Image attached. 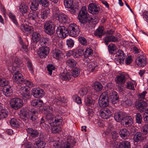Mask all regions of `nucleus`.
<instances>
[{
    "mask_svg": "<svg viewBox=\"0 0 148 148\" xmlns=\"http://www.w3.org/2000/svg\"><path fill=\"white\" fill-rule=\"evenodd\" d=\"M78 18L81 24L88 25L91 20L92 18L89 17L87 12L86 7L83 6L79 12Z\"/></svg>",
    "mask_w": 148,
    "mask_h": 148,
    "instance_id": "obj_1",
    "label": "nucleus"
},
{
    "mask_svg": "<svg viewBox=\"0 0 148 148\" xmlns=\"http://www.w3.org/2000/svg\"><path fill=\"white\" fill-rule=\"evenodd\" d=\"M62 117L58 116H54L48 120L49 123L51 126V131L54 133H58L61 131V128L58 126L55 125V124L58 123V124L60 125L62 122Z\"/></svg>",
    "mask_w": 148,
    "mask_h": 148,
    "instance_id": "obj_2",
    "label": "nucleus"
},
{
    "mask_svg": "<svg viewBox=\"0 0 148 148\" xmlns=\"http://www.w3.org/2000/svg\"><path fill=\"white\" fill-rule=\"evenodd\" d=\"M85 105L88 106L87 116L90 118V117H92L93 115L95 107V101L92 99L91 96H88L85 100Z\"/></svg>",
    "mask_w": 148,
    "mask_h": 148,
    "instance_id": "obj_3",
    "label": "nucleus"
},
{
    "mask_svg": "<svg viewBox=\"0 0 148 148\" xmlns=\"http://www.w3.org/2000/svg\"><path fill=\"white\" fill-rule=\"evenodd\" d=\"M67 29L68 35L72 37H76L79 34V27L75 23L69 24Z\"/></svg>",
    "mask_w": 148,
    "mask_h": 148,
    "instance_id": "obj_4",
    "label": "nucleus"
},
{
    "mask_svg": "<svg viewBox=\"0 0 148 148\" xmlns=\"http://www.w3.org/2000/svg\"><path fill=\"white\" fill-rule=\"evenodd\" d=\"M44 29L46 33L50 35H53L55 32V25L51 21H47L45 23Z\"/></svg>",
    "mask_w": 148,
    "mask_h": 148,
    "instance_id": "obj_5",
    "label": "nucleus"
},
{
    "mask_svg": "<svg viewBox=\"0 0 148 148\" xmlns=\"http://www.w3.org/2000/svg\"><path fill=\"white\" fill-rule=\"evenodd\" d=\"M114 32L111 30H108L106 36L104 38L103 40L105 44L108 45V42H117L118 41V38L112 35Z\"/></svg>",
    "mask_w": 148,
    "mask_h": 148,
    "instance_id": "obj_6",
    "label": "nucleus"
},
{
    "mask_svg": "<svg viewBox=\"0 0 148 148\" xmlns=\"http://www.w3.org/2000/svg\"><path fill=\"white\" fill-rule=\"evenodd\" d=\"M11 107L16 110L20 108L23 105L22 100L18 98H15L11 99L10 102Z\"/></svg>",
    "mask_w": 148,
    "mask_h": 148,
    "instance_id": "obj_7",
    "label": "nucleus"
},
{
    "mask_svg": "<svg viewBox=\"0 0 148 148\" xmlns=\"http://www.w3.org/2000/svg\"><path fill=\"white\" fill-rule=\"evenodd\" d=\"M58 36L60 38H64L68 36L67 29L64 26H59L56 30Z\"/></svg>",
    "mask_w": 148,
    "mask_h": 148,
    "instance_id": "obj_8",
    "label": "nucleus"
},
{
    "mask_svg": "<svg viewBox=\"0 0 148 148\" xmlns=\"http://www.w3.org/2000/svg\"><path fill=\"white\" fill-rule=\"evenodd\" d=\"M110 109L111 108L109 107L108 108H106L103 110H100L99 112L100 116L104 119H107L109 118L112 114Z\"/></svg>",
    "mask_w": 148,
    "mask_h": 148,
    "instance_id": "obj_9",
    "label": "nucleus"
},
{
    "mask_svg": "<svg viewBox=\"0 0 148 148\" xmlns=\"http://www.w3.org/2000/svg\"><path fill=\"white\" fill-rule=\"evenodd\" d=\"M20 92L22 98L24 100H27L30 99V92L26 86L21 87L20 88Z\"/></svg>",
    "mask_w": 148,
    "mask_h": 148,
    "instance_id": "obj_10",
    "label": "nucleus"
},
{
    "mask_svg": "<svg viewBox=\"0 0 148 148\" xmlns=\"http://www.w3.org/2000/svg\"><path fill=\"white\" fill-rule=\"evenodd\" d=\"M136 63L139 67H142L145 65L147 61L145 56L144 54H139L136 60Z\"/></svg>",
    "mask_w": 148,
    "mask_h": 148,
    "instance_id": "obj_11",
    "label": "nucleus"
},
{
    "mask_svg": "<svg viewBox=\"0 0 148 148\" xmlns=\"http://www.w3.org/2000/svg\"><path fill=\"white\" fill-rule=\"evenodd\" d=\"M89 12L93 14H97L99 12L100 9L98 5L94 3H90L88 7Z\"/></svg>",
    "mask_w": 148,
    "mask_h": 148,
    "instance_id": "obj_12",
    "label": "nucleus"
},
{
    "mask_svg": "<svg viewBox=\"0 0 148 148\" xmlns=\"http://www.w3.org/2000/svg\"><path fill=\"white\" fill-rule=\"evenodd\" d=\"M147 106V103L142 100H137L135 104V106L137 109L140 111H143Z\"/></svg>",
    "mask_w": 148,
    "mask_h": 148,
    "instance_id": "obj_13",
    "label": "nucleus"
},
{
    "mask_svg": "<svg viewBox=\"0 0 148 148\" xmlns=\"http://www.w3.org/2000/svg\"><path fill=\"white\" fill-rule=\"evenodd\" d=\"M32 92V95L36 98L41 97L45 95L43 90L39 88H33Z\"/></svg>",
    "mask_w": 148,
    "mask_h": 148,
    "instance_id": "obj_14",
    "label": "nucleus"
},
{
    "mask_svg": "<svg viewBox=\"0 0 148 148\" xmlns=\"http://www.w3.org/2000/svg\"><path fill=\"white\" fill-rule=\"evenodd\" d=\"M73 0H64V5L65 7L68 8H71L70 11L72 13H75L76 11L78 10V8L75 7L73 5Z\"/></svg>",
    "mask_w": 148,
    "mask_h": 148,
    "instance_id": "obj_15",
    "label": "nucleus"
},
{
    "mask_svg": "<svg viewBox=\"0 0 148 148\" xmlns=\"http://www.w3.org/2000/svg\"><path fill=\"white\" fill-rule=\"evenodd\" d=\"M13 78L14 82L17 84L23 83L24 80L23 76L19 71H17L15 72Z\"/></svg>",
    "mask_w": 148,
    "mask_h": 148,
    "instance_id": "obj_16",
    "label": "nucleus"
},
{
    "mask_svg": "<svg viewBox=\"0 0 148 148\" xmlns=\"http://www.w3.org/2000/svg\"><path fill=\"white\" fill-rule=\"evenodd\" d=\"M110 100L111 103L114 104L118 102L119 101V96L116 92L113 91L110 93Z\"/></svg>",
    "mask_w": 148,
    "mask_h": 148,
    "instance_id": "obj_17",
    "label": "nucleus"
},
{
    "mask_svg": "<svg viewBox=\"0 0 148 148\" xmlns=\"http://www.w3.org/2000/svg\"><path fill=\"white\" fill-rule=\"evenodd\" d=\"M49 52V48L47 47H42L40 48L38 54L41 58H43L46 57Z\"/></svg>",
    "mask_w": 148,
    "mask_h": 148,
    "instance_id": "obj_18",
    "label": "nucleus"
},
{
    "mask_svg": "<svg viewBox=\"0 0 148 148\" xmlns=\"http://www.w3.org/2000/svg\"><path fill=\"white\" fill-rule=\"evenodd\" d=\"M38 13L35 11H32L28 14L29 19L33 22H36L39 21Z\"/></svg>",
    "mask_w": 148,
    "mask_h": 148,
    "instance_id": "obj_19",
    "label": "nucleus"
},
{
    "mask_svg": "<svg viewBox=\"0 0 148 148\" xmlns=\"http://www.w3.org/2000/svg\"><path fill=\"white\" fill-rule=\"evenodd\" d=\"M115 57H117L116 62H119V63H122L125 58V55L123 51L121 50H119L117 52L115 56Z\"/></svg>",
    "mask_w": 148,
    "mask_h": 148,
    "instance_id": "obj_20",
    "label": "nucleus"
},
{
    "mask_svg": "<svg viewBox=\"0 0 148 148\" xmlns=\"http://www.w3.org/2000/svg\"><path fill=\"white\" fill-rule=\"evenodd\" d=\"M115 80L116 84L119 85H123L126 81L125 75L123 74L117 75Z\"/></svg>",
    "mask_w": 148,
    "mask_h": 148,
    "instance_id": "obj_21",
    "label": "nucleus"
},
{
    "mask_svg": "<svg viewBox=\"0 0 148 148\" xmlns=\"http://www.w3.org/2000/svg\"><path fill=\"white\" fill-rule=\"evenodd\" d=\"M8 114V112L5 109L4 106L0 103V118L1 119L6 118Z\"/></svg>",
    "mask_w": 148,
    "mask_h": 148,
    "instance_id": "obj_22",
    "label": "nucleus"
},
{
    "mask_svg": "<svg viewBox=\"0 0 148 148\" xmlns=\"http://www.w3.org/2000/svg\"><path fill=\"white\" fill-rule=\"evenodd\" d=\"M28 119L32 120L33 122L37 121L38 119V112L34 110L30 111L28 113Z\"/></svg>",
    "mask_w": 148,
    "mask_h": 148,
    "instance_id": "obj_23",
    "label": "nucleus"
},
{
    "mask_svg": "<svg viewBox=\"0 0 148 148\" xmlns=\"http://www.w3.org/2000/svg\"><path fill=\"white\" fill-rule=\"evenodd\" d=\"M26 130L29 136L33 138H36L39 135L38 131L32 128H28Z\"/></svg>",
    "mask_w": 148,
    "mask_h": 148,
    "instance_id": "obj_24",
    "label": "nucleus"
},
{
    "mask_svg": "<svg viewBox=\"0 0 148 148\" xmlns=\"http://www.w3.org/2000/svg\"><path fill=\"white\" fill-rule=\"evenodd\" d=\"M125 116V114L122 111L115 113L114 115L115 120L117 122H121L124 119Z\"/></svg>",
    "mask_w": 148,
    "mask_h": 148,
    "instance_id": "obj_25",
    "label": "nucleus"
},
{
    "mask_svg": "<svg viewBox=\"0 0 148 148\" xmlns=\"http://www.w3.org/2000/svg\"><path fill=\"white\" fill-rule=\"evenodd\" d=\"M50 10L49 9L47 8L43 10L40 14V18L41 21H44L47 19L50 14Z\"/></svg>",
    "mask_w": 148,
    "mask_h": 148,
    "instance_id": "obj_26",
    "label": "nucleus"
},
{
    "mask_svg": "<svg viewBox=\"0 0 148 148\" xmlns=\"http://www.w3.org/2000/svg\"><path fill=\"white\" fill-rule=\"evenodd\" d=\"M46 145L45 143L40 139H36L34 143L35 148H43Z\"/></svg>",
    "mask_w": 148,
    "mask_h": 148,
    "instance_id": "obj_27",
    "label": "nucleus"
},
{
    "mask_svg": "<svg viewBox=\"0 0 148 148\" xmlns=\"http://www.w3.org/2000/svg\"><path fill=\"white\" fill-rule=\"evenodd\" d=\"M87 70L90 72H95L97 69V66L94 62H90L87 64Z\"/></svg>",
    "mask_w": 148,
    "mask_h": 148,
    "instance_id": "obj_28",
    "label": "nucleus"
},
{
    "mask_svg": "<svg viewBox=\"0 0 148 148\" xmlns=\"http://www.w3.org/2000/svg\"><path fill=\"white\" fill-rule=\"evenodd\" d=\"M123 123H125V126L128 127L131 126L133 123V120L130 116H126L124 117L123 120Z\"/></svg>",
    "mask_w": 148,
    "mask_h": 148,
    "instance_id": "obj_29",
    "label": "nucleus"
},
{
    "mask_svg": "<svg viewBox=\"0 0 148 148\" xmlns=\"http://www.w3.org/2000/svg\"><path fill=\"white\" fill-rule=\"evenodd\" d=\"M52 56L57 60H60L61 58L62 51L58 49H55L53 51Z\"/></svg>",
    "mask_w": 148,
    "mask_h": 148,
    "instance_id": "obj_30",
    "label": "nucleus"
},
{
    "mask_svg": "<svg viewBox=\"0 0 148 148\" xmlns=\"http://www.w3.org/2000/svg\"><path fill=\"white\" fill-rule=\"evenodd\" d=\"M129 131L125 128H123L119 131V134L121 137L123 139H126L129 137Z\"/></svg>",
    "mask_w": 148,
    "mask_h": 148,
    "instance_id": "obj_31",
    "label": "nucleus"
},
{
    "mask_svg": "<svg viewBox=\"0 0 148 148\" xmlns=\"http://www.w3.org/2000/svg\"><path fill=\"white\" fill-rule=\"evenodd\" d=\"M72 76L71 73L66 71L61 74L60 78L62 80H68L71 78Z\"/></svg>",
    "mask_w": 148,
    "mask_h": 148,
    "instance_id": "obj_32",
    "label": "nucleus"
},
{
    "mask_svg": "<svg viewBox=\"0 0 148 148\" xmlns=\"http://www.w3.org/2000/svg\"><path fill=\"white\" fill-rule=\"evenodd\" d=\"M20 116L21 118L24 121H25L28 119V112L25 109H22L20 110Z\"/></svg>",
    "mask_w": 148,
    "mask_h": 148,
    "instance_id": "obj_33",
    "label": "nucleus"
},
{
    "mask_svg": "<svg viewBox=\"0 0 148 148\" xmlns=\"http://www.w3.org/2000/svg\"><path fill=\"white\" fill-rule=\"evenodd\" d=\"M93 54V51L91 48H86L84 53V55L85 57L88 58L90 60L91 59V57Z\"/></svg>",
    "mask_w": 148,
    "mask_h": 148,
    "instance_id": "obj_34",
    "label": "nucleus"
},
{
    "mask_svg": "<svg viewBox=\"0 0 148 148\" xmlns=\"http://www.w3.org/2000/svg\"><path fill=\"white\" fill-rule=\"evenodd\" d=\"M25 62L27 64V67L30 72L32 74H34V71L31 60L29 58L26 57L25 58Z\"/></svg>",
    "mask_w": 148,
    "mask_h": 148,
    "instance_id": "obj_35",
    "label": "nucleus"
},
{
    "mask_svg": "<svg viewBox=\"0 0 148 148\" xmlns=\"http://www.w3.org/2000/svg\"><path fill=\"white\" fill-rule=\"evenodd\" d=\"M66 63L67 66L71 68L75 67L76 64V61L72 58H69L67 60Z\"/></svg>",
    "mask_w": 148,
    "mask_h": 148,
    "instance_id": "obj_36",
    "label": "nucleus"
},
{
    "mask_svg": "<svg viewBox=\"0 0 148 148\" xmlns=\"http://www.w3.org/2000/svg\"><path fill=\"white\" fill-rule=\"evenodd\" d=\"M49 119L48 121L49 120ZM48 122L49 123L48 121H45V119H44L43 118H41L40 121V125L41 127H43L45 129V130H47L49 129L50 128V126L49 125L50 124H48Z\"/></svg>",
    "mask_w": 148,
    "mask_h": 148,
    "instance_id": "obj_37",
    "label": "nucleus"
},
{
    "mask_svg": "<svg viewBox=\"0 0 148 148\" xmlns=\"http://www.w3.org/2000/svg\"><path fill=\"white\" fill-rule=\"evenodd\" d=\"M104 27L102 26L99 27L96 30L94 33L95 36L101 38L103 34Z\"/></svg>",
    "mask_w": 148,
    "mask_h": 148,
    "instance_id": "obj_38",
    "label": "nucleus"
},
{
    "mask_svg": "<svg viewBox=\"0 0 148 148\" xmlns=\"http://www.w3.org/2000/svg\"><path fill=\"white\" fill-rule=\"evenodd\" d=\"M41 38V35L38 32H34L32 34V40L34 43H37L40 40Z\"/></svg>",
    "mask_w": 148,
    "mask_h": 148,
    "instance_id": "obj_39",
    "label": "nucleus"
},
{
    "mask_svg": "<svg viewBox=\"0 0 148 148\" xmlns=\"http://www.w3.org/2000/svg\"><path fill=\"white\" fill-rule=\"evenodd\" d=\"M57 16H58L59 22L62 23H65L67 20V16L63 13L60 14L59 16L57 14Z\"/></svg>",
    "mask_w": 148,
    "mask_h": 148,
    "instance_id": "obj_40",
    "label": "nucleus"
},
{
    "mask_svg": "<svg viewBox=\"0 0 148 148\" xmlns=\"http://www.w3.org/2000/svg\"><path fill=\"white\" fill-rule=\"evenodd\" d=\"M84 49L81 48L78 50H74L73 51V56L75 58H77L82 55Z\"/></svg>",
    "mask_w": 148,
    "mask_h": 148,
    "instance_id": "obj_41",
    "label": "nucleus"
},
{
    "mask_svg": "<svg viewBox=\"0 0 148 148\" xmlns=\"http://www.w3.org/2000/svg\"><path fill=\"white\" fill-rule=\"evenodd\" d=\"M142 139V133L140 132H136L134 136L133 140L135 142H138L141 141Z\"/></svg>",
    "mask_w": 148,
    "mask_h": 148,
    "instance_id": "obj_42",
    "label": "nucleus"
},
{
    "mask_svg": "<svg viewBox=\"0 0 148 148\" xmlns=\"http://www.w3.org/2000/svg\"><path fill=\"white\" fill-rule=\"evenodd\" d=\"M119 148H131L130 143L127 141H123L120 143Z\"/></svg>",
    "mask_w": 148,
    "mask_h": 148,
    "instance_id": "obj_43",
    "label": "nucleus"
},
{
    "mask_svg": "<svg viewBox=\"0 0 148 148\" xmlns=\"http://www.w3.org/2000/svg\"><path fill=\"white\" fill-rule=\"evenodd\" d=\"M10 123L11 126L15 128H18L19 126L18 121L15 119H11L10 120Z\"/></svg>",
    "mask_w": 148,
    "mask_h": 148,
    "instance_id": "obj_44",
    "label": "nucleus"
},
{
    "mask_svg": "<svg viewBox=\"0 0 148 148\" xmlns=\"http://www.w3.org/2000/svg\"><path fill=\"white\" fill-rule=\"evenodd\" d=\"M39 3V1L34 0L32 3L31 5L30 6L31 9L33 11L36 10L38 8Z\"/></svg>",
    "mask_w": 148,
    "mask_h": 148,
    "instance_id": "obj_45",
    "label": "nucleus"
},
{
    "mask_svg": "<svg viewBox=\"0 0 148 148\" xmlns=\"http://www.w3.org/2000/svg\"><path fill=\"white\" fill-rule=\"evenodd\" d=\"M99 104L100 107H106L108 106L109 105V100L104 99H99Z\"/></svg>",
    "mask_w": 148,
    "mask_h": 148,
    "instance_id": "obj_46",
    "label": "nucleus"
},
{
    "mask_svg": "<svg viewBox=\"0 0 148 148\" xmlns=\"http://www.w3.org/2000/svg\"><path fill=\"white\" fill-rule=\"evenodd\" d=\"M20 29L21 31L24 33H27L31 30V28L30 27L24 24L21 25Z\"/></svg>",
    "mask_w": 148,
    "mask_h": 148,
    "instance_id": "obj_47",
    "label": "nucleus"
},
{
    "mask_svg": "<svg viewBox=\"0 0 148 148\" xmlns=\"http://www.w3.org/2000/svg\"><path fill=\"white\" fill-rule=\"evenodd\" d=\"M9 16L12 22L16 26H18V24L15 15L11 12L9 13Z\"/></svg>",
    "mask_w": 148,
    "mask_h": 148,
    "instance_id": "obj_48",
    "label": "nucleus"
},
{
    "mask_svg": "<svg viewBox=\"0 0 148 148\" xmlns=\"http://www.w3.org/2000/svg\"><path fill=\"white\" fill-rule=\"evenodd\" d=\"M108 49L109 52L113 54L116 51V47L114 44L110 43L108 46Z\"/></svg>",
    "mask_w": 148,
    "mask_h": 148,
    "instance_id": "obj_49",
    "label": "nucleus"
},
{
    "mask_svg": "<svg viewBox=\"0 0 148 148\" xmlns=\"http://www.w3.org/2000/svg\"><path fill=\"white\" fill-rule=\"evenodd\" d=\"M19 8L20 12L23 14H24L27 13L28 8L27 6L24 4H21L19 6Z\"/></svg>",
    "mask_w": 148,
    "mask_h": 148,
    "instance_id": "obj_50",
    "label": "nucleus"
},
{
    "mask_svg": "<svg viewBox=\"0 0 148 148\" xmlns=\"http://www.w3.org/2000/svg\"><path fill=\"white\" fill-rule=\"evenodd\" d=\"M103 88V86L100 82H96L94 85V89L97 92L101 91Z\"/></svg>",
    "mask_w": 148,
    "mask_h": 148,
    "instance_id": "obj_51",
    "label": "nucleus"
},
{
    "mask_svg": "<svg viewBox=\"0 0 148 148\" xmlns=\"http://www.w3.org/2000/svg\"><path fill=\"white\" fill-rule=\"evenodd\" d=\"M80 73V70L79 69L75 67L73 69L72 71V75L74 77H75L79 75Z\"/></svg>",
    "mask_w": 148,
    "mask_h": 148,
    "instance_id": "obj_52",
    "label": "nucleus"
},
{
    "mask_svg": "<svg viewBox=\"0 0 148 148\" xmlns=\"http://www.w3.org/2000/svg\"><path fill=\"white\" fill-rule=\"evenodd\" d=\"M2 90L4 93V94L7 96H10L12 93V91L10 88L6 89L3 88Z\"/></svg>",
    "mask_w": 148,
    "mask_h": 148,
    "instance_id": "obj_53",
    "label": "nucleus"
},
{
    "mask_svg": "<svg viewBox=\"0 0 148 148\" xmlns=\"http://www.w3.org/2000/svg\"><path fill=\"white\" fill-rule=\"evenodd\" d=\"M99 99L108 100V94L107 92H103L100 95Z\"/></svg>",
    "mask_w": 148,
    "mask_h": 148,
    "instance_id": "obj_54",
    "label": "nucleus"
},
{
    "mask_svg": "<svg viewBox=\"0 0 148 148\" xmlns=\"http://www.w3.org/2000/svg\"><path fill=\"white\" fill-rule=\"evenodd\" d=\"M8 84V81L4 78H0V86L4 87Z\"/></svg>",
    "mask_w": 148,
    "mask_h": 148,
    "instance_id": "obj_55",
    "label": "nucleus"
},
{
    "mask_svg": "<svg viewBox=\"0 0 148 148\" xmlns=\"http://www.w3.org/2000/svg\"><path fill=\"white\" fill-rule=\"evenodd\" d=\"M136 122L138 124H141L142 121V117L140 113H137L136 115Z\"/></svg>",
    "mask_w": 148,
    "mask_h": 148,
    "instance_id": "obj_56",
    "label": "nucleus"
},
{
    "mask_svg": "<svg viewBox=\"0 0 148 148\" xmlns=\"http://www.w3.org/2000/svg\"><path fill=\"white\" fill-rule=\"evenodd\" d=\"M88 91V89L86 87H84L80 89L79 92V94L82 96L86 95Z\"/></svg>",
    "mask_w": 148,
    "mask_h": 148,
    "instance_id": "obj_57",
    "label": "nucleus"
},
{
    "mask_svg": "<svg viewBox=\"0 0 148 148\" xmlns=\"http://www.w3.org/2000/svg\"><path fill=\"white\" fill-rule=\"evenodd\" d=\"M126 87L128 89L134 90V84L132 82H128L126 83Z\"/></svg>",
    "mask_w": 148,
    "mask_h": 148,
    "instance_id": "obj_58",
    "label": "nucleus"
},
{
    "mask_svg": "<svg viewBox=\"0 0 148 148\" xmlns=\"http://www.w3.org/2000/svg\"><path fill=\"white\" fill-rule=\"evenodd\" d=\"M73 99L74 101L77 103V104H80L82 103V101L81 98L77 95H75L73 97Z\"/></svg>",
    "mask_w": 148,
    "mask_h": 148,
    "instance_id": "obj_59",
    "label": "nucleus"
},
{
    "mask_svg": "<svg viewBox=\"0 0 148 148\" xmlns=\"http://www.w3.org/2000/svg\"><path fill=\"white\" fill-rule=\"evenodd\" d=\"M72 141V140L67 139L64 145V148H71V144Z\"/></svg>",
    "mask_w": 148,
    "mask_h": 148,
    "instance_id": "obj_60",
    "label": "nucleus"
},
{
    "mask_svg": "<svg viewBox=\"0 0 148 148\" xmlns=\"http://www.w3.org/2000/svg\"><path fill=\"white\" fill-rule=\"evenodd\" d=\"M123 104L126 106H130L131 104L130 100L126 97H124L123 99Z\"/></svg>",
    "mask_w": 148,
    "mask_h": 148,
    "instance_id": "obj_61",
    "label": "nucleus"
},
{
    "mask_svg": "<svg viewBox=\"0 0 148 148\" xmlns=\"http://www.w3.org/2000/svg\"><path fill=\"white\" fill-rule=\"evenodd\" d=\"M47 68V70L49 72V74L51 75L52 74V70H54L55 67L52 64H49L48 65Z\"/></svg>",
    "mask_w": 148,
    "mask_h": 148,
    "instance_id": "obj_62",
    "label": "nucleus"
},
{
    "mask_svg": "<svg viewBox=\"0 0 148 148\" xmlns=\"http://www.w3.org/2000/svg\"><path fill=\"white\" fill-rule=\"evenodd\" d=\"M112 137L114 140L117 139L119 137V134L115 131H112L111 133Z\"/></svg>",
    "mask_w": 148,
    "mask_h": 148,
    "instance_id": "obj_63",
    "label": "nucleus"
},
{
    "mask_svg": "<svg viewBox=\"0 0 148 148\" xmlns=\"http://www.w3.org/2000/svg\"><path fill=\"white\" fill-rule=\"evenodd\" d=\"M66 45L68 47H72L74 45V42L71 39H68L66 40Z\"/></svg>",
    "mask_w": 148,
    "mask_h": 148,
    "instance_id": "obj_64",
    "label": "nucleus"
}]
</instances>
